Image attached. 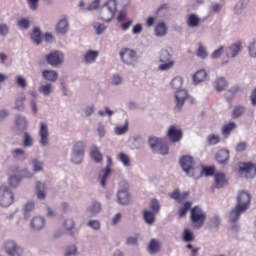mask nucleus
Instances as JSON below:
<instances>
[{
	"label": "nucleus",
	"instance_id": "obj_1",
	"mask_svg": "<svg viewBox=\"0 0 256 256\" xmlns=\"http://www.w3.org/2000/svg\"><path fill=\"white\" fill-rule=\"evenodd\" d=\"M180 167H182L188 177H193V179H199L201 177V169L195 168V160L191 156H182Z\"/></svg>",
	"mask_w": 256,
	"mask_h": 256
},
{
	"label": "nucleus",
	"instance_id": "obj_2",
	"mask_svg": "<svg viewBox=\"0 0 256 256\" xmlns=\"http://www.w3.org/2000/svg\"><path fill=\"white\" fill-rule=\"evenodd\" d=\"M115 13H117V1L108 0L100 9V19L109 23L115 17Z\"/></svg>",
	"mask_w": 256,
	"mask_h": 256
},
{
	"label": "nucleus",
	"instance_id": "obj_3",
	"mask_svg": "<svg viewBox=\"0 0 256 256\" xmlns=\"http://www.w3.org/2000/svg\"><path fill=\"white\" fill-rule=\"evenodd\" d=\"M207 214L199 206H194L190 211V220L194 229H201L202 225H205Z\"/></svg>",
	"mask_w": 256,
	"mask_h": 256
},
{
	"label": "nucleus",
	"instance_id": "obj_4",
	"mask_svg": "<svg viewBox=\"0 0 256 256\" xmlns=\"http://www.w3.org/2000/svg\"><path fill=\"white\" fill-rule=\"evenodd\" d=\"M85 155V142L78 141L74 144L72 149V163L79 165V163L83 162V157Z\"/></svg>",
	"mask_w": 256,
	"mask_h": 256
},
{
	"label": "nucleus",
	"instance_id": "obj_5",
	"mask_svg": "<svg viewBox=\"0 0 256 256\" xmlns=\"http://www.w3.org/2000/svg\"><path fill=\"white\" fill-rule=\"evenodd\" d=\"M239 175L246 179H253L256 175V165L251 162L242 163L239 167Z\"/></svg>",
	"mask_w": 256,
	"mask_h": 256
},
{
	"label": "nucleus",
	"instance_id": "obj_6",
	"mask_svg": "<svg viewBox=\"0 0 256 256\" xmlns=\"http://www.w3.org/2000/svg\"><path fill=\"white\" fill-rule=\"evenodd\" d=\"M13 192L6 187L1 186L0 187V205L1 207H9L13 203Z\"/></svg>",
	"mask_w": 256,
	"mask_h": 256
},
{
	"label": "nucleus",
	"instance_id": "obj_7",
	"mask_svg": "<svg viewBox=\"0 0 256 256\" xmlns=\"http://www.w3.org/2000/svg\"><path fill=\"white\" fill-rule=\"evenodd\" d=\"M63 59H65V56L61 51H52L46 55V63L51 67H59L63 63Z\"/></svg>",
	"mask_w": 256,
	"mask_h": 256
},
{
	"label": "nucleus",
	"instance_id": "obj_8",
	"mask_svg": "<svg viewBox=\"0 0 256 256\" xmlns=\"http://www.w3.org/2000/svg\"><path fill=\"white\" fill-rule=\"evenodd\" d=\"M167 137L171 143H179L183 139V130L177 124L170 125L167 131Z\"/></svg>",
	"mask_w": 256,
	"mask_h": 256
},
{
	"label": "nucleus",
	"instance_id": "obj_9",
	"mask_svg": "<svg viewBox=\"0 0 256 256\" xmlns=\"http://www.w3.org/2000/svg\"><path fill=\"white\" fill-rule=\"evenodd\" d=\"M120 57L126 65H133L137 61V52L129 48H124L120 51Z\"/></svg>",
	"mask_w": 256,
	"mask_h": 256
},
{
	"label": "nucleus",
	"instance_id": "obj_10",
	"mask_svg": "<svg viewBox=\"0 0 256 256\" xmlns=\"http://www.w3.org/2000/svg\"><path fill=\"white\" fill-rule=\"evenodd\" d=\"M4 249L9 256L23 255V248L19 247L14 241H7L4 245Z\"/></svg>",
	"mask_w": 256,
	"mask_h": 256
},
{
	"label": "nucleus",
	"instance_id": "obj_11",
	"mask_svg": "<svg viewBox=\"0 0 256 256\" xmlns=\"http://www.w3.org/2000/svg\"><path fill=\"white\" fill-rule=\"evenodd\" d=\"M245 211H247V204H244L243 206L236 204L229 214L230 223H237V221H239V217H241V214L245 213Z\"/></svg>",
	"mask_w": 256,
	"mask_h": 256
},
{
	"label": "nucleus",
	"instance_id": "obj_12",
	"mask_svg": "<svg viewBox=\"0 0 256 256\" xmlns=\"http://www.w3.org/2000/svg\"><path fill=\"white\" fill-rule=\"evenodd\" d=\"M40 144L45 147V145L49 144V129L47 128V124L45 122L40 123Z\"/></svg>",
	"mask_w": 256,
	"mask_h": 256
},
{
	"label": "nucleus",
	"instance_id": "obj_13",
	"mask_svg": "<svg viewBox=\"0 0 256 256\" xmlns=\"http://www.w3.org/2000/svg\"><path fill=\"white\" fill-rule=\"evenodd\" d=\"M236 205H240V207L247 205V209H249V205H251V194L246 191L239 192Z\"/></svg>",
	"mask_w": 256,
	"mask_h": 256
},
{
	"label": "nucleus",
	"instance_id": "obj_14",
	"mask_svg": "<svg viewBox=\"0 0 256 256\" xmlns=\"http://www.w3.org/2000/svg\"><path fill=\"white\" fill-rule=\"evenodd\" d=\"M243 46L241 41H238L228 47L225 51L227 57H237L241 53Z\"/></svg>",
	"mask_w": 256,
	"mask_h": 256
},
{
	"label": "nucleus",
	"instance_id": "obj_15",
	"mask_svg": "<svg viewBox=\"0 0 256 256\" xmlns=\"http://www.w3.org/2000/svg\"><path fill=\"white\" fill-rule=\"evenodd\" d=\"M187 97H189L187 90H178L176 92L175 101H176L177 109H181V107H183V105H185V101H187Z\"/></svg>",
	"mask_w": 256,
	"mask_h": 256
},
{
	"label": "nucleus",
	"instance_id": "obj_16",
	"mask_svg": "<svg viewBox=\"0 0 256 256\" xmlns=\"http://www.w3.org/2000/svg\"><path fill=\"white\" fill-rule=\"evenodd\" d=\"M227 185V177L225 173H216L214 175V187L215 189H221Z\"/></svg>",
	"mask_w": 256,
	"mask_h": 256
},
{
	"label": "nucleus",
	"instance_id": "obj_17",
	"mask_svg": "<svg viewBox=\"0 0 256 256\" xmlns=\"http://www.w3.org/2000/svg\"><path fill=\"white\" fill-rule=\"evenodd\" d=\"M42 77L46 81H50L51 83H55V81H57V79H59V74H57V72L53 71V70H44L42 72Z\"/></svg>",
	"mask_w": 256,
	"mask_h": 256
},
{
	"label": "nucleus",
	"instance_id": "obj_18",
	"mask_svg": "<svg viewBox=\"0 0 256 256\" xmlns=\"http://www.w3.org/2000/svg\"><path fill=\"white\" fill-rule=\"evenodd\" d=\"M31 227L32 229H35L36 231H39L40 229H43L45 227V218L36 216L31 221Z\"/></svg>",
	"mask_w": 256,
	"mask_h": 256
},
{
	"label": "nucleus",
	"instance_id": "obj_19",
	"mask_svg": "<svg viewBox=\"0 0 256 256\" xmlns=\"http://www.w3.org/2000/svg\"><path fill=\"white\" fill-rule=\"evenodd\" d=\"M129 201V190H120L118 192V203H120V205H129Z\"/></svg>",
	"mask_w": 256,
	"mask_h": 256
},
{
	"label": "nucleus",
	"instance_id": "obj_20",
	"mask_svg": "<svg viewBox=\"0 0 256 256\" xmlns=\"http://www.w3.org/2000/svg\"><path fill=\"white\" fill-rule=\"evenodd\" d=\"M189 197V193L184 192L180 193L179 190H175L173 193L170 194V199H174L177 203H183L185 199Z\"/></svg>",
	"mask_w": 256,
	"mask_h": 256
},
{
	"label": "nucleus",
	"instance_id": "obj_21",
	"mask_svg": "<svg viewBox=\"0 0 256 256\" xmlns=\"http://www.w3.org/2000/svg\"><path fill=\"white\" fill-rule=\"evenodd\" d=\"M56 31L60 33V35H65V33L69 31V22H67V19H62L58 22Z\"/></svg>",
	"mask_w": 256,
	"mask_h": 256
},
{
	"label": "nucleus",
	"instance_id": "obj_22",
	"mask_svg": "<svg viewBox=\"0 0 256 256\" xmlns=\"http://www.w3.org/2000/svg\"><path fill=\"white\" fill-rule=\"evenodd\" d=\"M216 161H218V163L221 165H223V163H227V161H229V150H219L216 155Z\"/></svg>",
	"mask_w": 256,
	"mask_h": 256
},
{
	"label": "nucleus",
	"instance_id": "obj_23",
	"mask_svg": "<svg viewBox=\"0 0 256 256\" xmlns=\"http://www.w3.org/2000/svg\"><path fill=\"white\" fill-rule=\"evenodd\" d=\"M97 57H99V51L89 50L84 55V61L85 63H95V61H97Z\"/></svg>",
	"mask_w": 256,
	"mask_h": 256
},
{
	"label": "nucleus",
	"instance_id": "obj_24",
	"mask_svg": "<svg viewBox=\"0 0 256 256\" xmlns=\"http://www.w3.org/2000/svg\"><path fill=\"white\" fill-rule=\"evenodd\" d=\"M154 31H155L156 37H165V35H167V25H165V23L163 22H159L155 26Z\"/></svg>",
	"mask_w": 256,
	"mask_h": 256
},
{
	"label": "nucleus",
	"instance_id": "obj_25",
	"mask_svg": "<svg viewBox=\"0 0 256 256\" xmlns=\"http://www.w3.org/2000/svg\"><path fill=\"white\" fill-rule=\"evenodd\" d=\"M90 156L96 163H101L103 161V154H101L97 146L91 148Z\"/></svg>",
	"mask_w": 256,
	"mask_h": 256
},
{
	"label": "nucleus",
	"instance_id": "obj_26",
	"mask_svg": "<svg viewBox=\"0 0 256 256\" xmlns=\"http://www.w3.org/2000/svg\"><path fill=\"white\" fill-rule=\"evenodd\" d=\"M207 79V72L205 70L197 71L193 76V81L197 85V83H203Z\"/></svg>",
	"mask_w": 256,
	"mask_h": 256
},
{
	"label": "nucleus",
	"instance_id": "obj_27",
	"mask_svg": "<svg viewBox=\"0 0 256 256\" xmlns=\"http://www.w3.org/2000/svg\"><path fill=\"white\" fill-rule=\"evenodd\" d=\"M236 127L237 124H235V122H229L222 127V135H224V137H229L231 135V132L236 129Z\"/></svg>",
	"mask_w": 256,
	"mask_h": 256
},
{
	"label": "nucleus",
	"instance_id": "obj_28",
	"mask_svg": "<svg viewBox=\"0 0 256 256\" xmlns=\"http://www.w3.org/2000/svg\"><path fill=\"white\" fill-rule=\"evenodd\" d=\"M143 218L145 223H147V225H153V223H155V212L144 210Z\"/></svg>",
	"mask_w": 256,
	"mask_h": 256
},
{
	"label": "nucleus",
	"instance_id": "obj_29",
	"mask_svg": "<svg viewBox=\"0 0 256 256\" xmlns=\"http://www.w3.org/2000/svg\"><path fill=\"white\" fill-rule=\"evenodd\" d=\"M45 189H47V186L41 182H37L36 184V191H37V198L38 199H45Z\"/></svg>",
	"mask_w": 256,
	"mask_h": 256
},
{
	"label": "nucleus",
	"instance_id": "obj_30",
	"mask_svg": "<svg viewBox=\"0 0 256 256\" xmlns=\"http://www.w3.org/2000/svg\"><path fill=\"white\" fill-rule=\"evenodd\" d=\"M201 19L198 18L195 14H190L187 19L188 27H198Z\"/></svg>",
	"mask_w": 256,
	"mask_h": 256
},
{
	"label": "nucleus",
	"instance_id": "obj_31",
	"mask_svg": "<svg viewBox=\"0 0 256 256\" xmlns=\"http://www.w3.org/2000/svg\"><path fill=\"white\" fill-rule=\"evenodd\" d=\"M191 205H193L191 202H185L178 211V217L180 219H183L187 215V212L189 209H191Z\"/></svg>",
	"mask_w": 256,
	"mask_h": 256
},
{
	"label": "nucleus",
	"instance_id": "obj_32",
	"mask_svg": "<svg viewBox=\"0 0 256 256\" xmlns=\"http://www.w3.org/2000/svg\"><path fill=\"white\" fill-rule=\"evenodd\" d=\"M148 143L153 151H157L159 146L163 143V140L157 137H150Z\"/></svg>",
	"mask_w": 256,
	"mask_h": 256
},
{
	"label": "nucleus",
	"instance_id": "obj_33",
	"mask_svg": "<svg viewBox=\"0 0 256 256\" xmlns=\"http://www.w3.org/2000/svg\"><path fill=\"white\" fill-rule=\"evenodd\" d=\"M31 39L36 43V45H40L41 43V29L38 27L34 28L32 34H31Z\"/></svg>",
	"mask_w": 256,
	"mask_h": 256
},
{
	"label": "nucleus",
	"instance_id": "obj_34",
	"mask_svg": "<svg viewBox=\"0 0 256 256\" xmlns=\"http://www.w3.org/2000/svg\"><path fill=\"white\" fill-rule=\"evenodd\" d=\"M182 239L186 243H189L191 241H195V235L189 230V228H186L184 229Z\"/></svg>",
	"mask_w": 256,
	"mask_h": 256
},
{
	"label": "nucleus",
	"instance_id": "obj_35",
	"mask_svg": "<svg viewBox=\"0 0 256 256\" xmlns=\"http://www.w3.org/2000/svg\"><path fill=\"white\" fill-rule=\"evenodd\" d=\"M102 173H103V175L100 180V185L102 187H105V185L107 183V179H109V176L111 175V168H109V166H107L106 169L102 171Z\"/></svg>",
	"mask_w": 256,
	"mask_h": 256
},
{
	"label": "nucleus",
	"instance_id": "obj_36",
	"mask_svg": "<svg viewBox=\"0 0 256 256\" xmlns=\"http://www.w3.org/2000/svg\"><path fill=\"white\" fill-rule=\"evenodd\" d=\"M89 213L93 215H97V213L101 212V203L95 201L92 206L88 209Z\"/></svg>",
	"mask_w": 256,
	"mask_h": 256
},
{
	"label": "nucleus",
	"instance_id": "obj_37",
	"mask_svg": "<svg viewBox=\"0 0 256 256\" xmlns=\"http://www.w3.org/2000/svg\"><path fill=\"white\" fill-rule=\"evenodd\" d=\"M25 96H22L16 100L15 107L17 111H24L25 110Z\"/></svg>",
	"mask_w": 256,
	"mask_h": 256
},
{
	"label": "nucleus",
	"instance_id": "obj_38",
	"mask_svg": "<svg viewBox=\"0 0 256 256\" xmlns=\"http://www.w3.org/2000/svg\"><path fill=\"white\" fill-rule=\"evenodd\" d=\"M245 113V107L243 106H236L232 111V117L233 119H237L238 117H241Z\"/></svg>",
	"mask_w": 256,
	"mask_h": 256
},
{
	"label": "nucleus",
	"instance_id": "obj_39",
	"mask_svg": "<svg viewBox=\"0 0 256 256\" xmlns=\"http://www.w3.org/2000/svg\"><path fill=\"white\" fill-rule=\"evenodd\" d=\"M170 85L172 89H181V87H183V79L181 77H175Z\"/></svg>",
	"mask_w": 256,
	"mask_h": 256
},
{
	"label": "nucleus",
	"instance_id": "obj_40",
	"mask_svg": "<svg viewBox=\"0 0 256 256\" xmlns=\"http://www.w3.org/2000/svg\"><path fill=\"white\" fill-rule=\"evenodd\" d=\"M148 250L150 253H157V251H159V242H157L155 239H152L149 243Z\"/></svg>",
	"mask_w": 256,
	"mask_h": 256
},
{
	"label": "nucleus",
	"instance_id": "obj_41",
	"mask_svg": "<svg viewBox=\"0 0 256 256\" xmlns=\"http://www.w3.org/2000/svg\"><path fill=\"white\" fill-rule=\"evenodd\" d=\"M207 142L209 145H217V143L221 142V138L219 137V135L210 134L207 137Z\"/></svg>",
	"mask_w": 256,
	"mask_h": 256
},
{
	"label": "nucleus",
	"instance_id": "obj_42",
	"mask_svg": "<svg viewBox=\"0 0 256 256\" xmlns=\"http://www.w3.org/2000/svg\"><path fill=\"white\" fill-rule=\"evenodd\" d=\"M129 131V122L126 121L124 126H118L115 128L116 135H124V133H127Z\"/></svg>",
	"mask_w": 256,
	"mask_h": 256
},
{
	"label": "nucleus",
	"instance_id": "obj_43",
	"mask_svg": "<svg viewBox=\"0 0 256 256\" xmlns=\"http://www.w3.org/2000/svg\"><path fill=\"white\" fill-rule=\"evenodd\" d=\"M201 175H205L206 177L215 175V167H204L202 170H200V177Z\"/></svg>",
	"mask_w": 256,
	"mask_h": 256
},
{
	"label": "nucleus",
	"instance_id": "obj_44",
	"mask_svg": "<svg viewBox=\"0 0 256 256\" xmlns=\"http://www.w3.org/2000/svg\"><path fill=\"white\" fill-rule=\"evenodd\" d=\"M209 54L207 53V49L203 44L199 43V47L197 50V56L200 57L201 59H205Z\"/></svg>",
	"mask_w": 256,
	"mask_h": 256
},
{
	"label": "nucleus",
	"instance_id": "obj_45",
	"mask_svg": "<svg viewBox=\"0 0 256 256\" xmlns=\"http://www.w3.org/2000/svg\"><path fill=\"white\" fill-rule=\"evenodd\" d=\"M118 159L123 163L124 167H129L131 165V160L125 153H120Z\"/></svg>",
	"mask_w": 256,
	"mask_h": 256
},
{
	"label": "nucleus",
	"instance_id": "obj_46",
	"mask_svg": "<svg viewBox=\"0 0 256 256\" xmlns=\"http://www.w3.org/2000/svg\"><path fill=\"white\" fill-rule=\"evenodd\" d=\"M53 89V86L51 84L42 85L39 88V92L42 93V95H51V90Z\"/></svg>",
	"mask_w": 256,
	"mask_h": 256
},
{
	"label": "nucleus",
	"instance_id": "obj_47",
	"mask_svg": "<svg viewBox=\"0 0 256 256\" xmlns=\"http://www.w3.org/2000/svg\"><path fill=\"white\" fill-rule=\"evenodd\" d=\"M155 153H160V155H167L169 153V146L166 143L162 142Z\"/></svg>",
	"mask_w": 256,
	"mask_h": 256
},
{
	"label": "nucleus",
	"instance_id": "obj_48",
	"mask_svg": "<svg viewBox=\"0 0 256 256\" xmlns=\"http://www.w3.org/2000/svg\"><path fill=\"white\" fill-rule=\"evenodd\" d=\"M215 83H216V89L218 91H223L225 87H227V81L224 80V78H218Z\"/></svg>",
	"mask_w": 256,
	"mask_h": 256
},
{
	"label": "nucleus",
	"instance_id": "obj_49",
	"mask_svg": "<svg viewBox=\"0 0 256 256\" xmlns=\"http://www.w3.org/2000/svg\"><path fill=\"white\" fill-rule=\"evenodd\" d=\"M33 209H35V203H33V202L26 203L24 206L25 217H27V215H29V213H31V211H33Z\"/></svg>",
	"mask_w": 256,
	"mask_h": 256
},
{
	"label": "nucleus",
	"instance_id": "obj_50",
	"mask_svg": "<svg viewBox=\"0 0 256 256\" xmlns=\"http://www.w3.org/2000/svg\"><path fill=\"white\" fill-rule=\"evenodd\" d=\"M23 145L24 147H31V145H33V139L31 138V135H29V133L27 132L24 133Z\"/></svg>",
	"mask_w": 256,
	"mask_h": 256
},
{
	"label": "nucleus",
	"instance_id": "obj_51",
	"mask_svg": "<svg viewBox=\"0 0 256 256\" xmlns=\"http://www.w3.org/2000/svg\"><path fill=\"white\" fill-rule=\"evenodd\" d=\"M173 65H175V62L170 60L164 64H161L159 66V70L160 71H169V69H171L173 67Z\"/></svg>",
	"mask_w": 256,
	"mask_h": 256
},
{
	"label": "nucleus",
	"instance_id": "obj_52",
	"mask_svg": "<svg viewBox=\"0 0 256 256\" xmlns=\"http://www.w3.org/2000/svg\"><path fill=\"white\" fill-rule=\"evenodd\" d=\"M93 27L97 33V35H101V33H103V31H105V29H107L103 24L96 22L93 24Z\"/></svg>",
	"mask_w": 256,
	"mask_h": 256
},
{
	"label": "nucleus",
	"instance_id": "obj_53",
	"mask_svg": "<svg viewBox=\"0 0 256 256\" xmlns=\"http://www.w3.org/2000/svg\"><path fill=\"white\" fill-rule=\"evenodd\" d=\"M88 227H91V229H95L97 231L101 229V222H99V220H90L88 222Z\"/></svg>",
	"mask_w": 256,
	"mask_h": 256
},
{
	"label": "nucleus",
	"instance_id": "obj_54",
	"mask_svg": "<svg viewBox=\"0 0 256 256\" xmlns=\"http://www.w3.org/2000/svg\"><path fill=\"white\" fill-rule=\"evenodd\" d=\"M20 182L21 178H19V176H11L9 178V184L11 185V187H17V185H19Z\"/></svg>",
	"mask_w": 256,
	"mask_h": 256
},
{
	"label": "nucleus",
	"instance_id": "obj_55",
	"mask_svg": "<svg viewBox=\"0 0 256 256\" xmlns=\"http://www.w3.org/2000/svg\"><path fill=\"white\" fill-rule=\"evenodd\" d=\"M65 256H75L77 255V247L76 246H70L66 249V252L64 254Z\"/></svg>",
	"mask_w": 256,
	"mask_h": 256
},
{
	"label": "nucleus",
	"instance_id": "obj_56",
	"mask_svg": "<svg viewBox=\"0 0 256 256\" xmlns=\"http://www.w3.org/2000/svg\"><path fill=\"white\" fill-rule=\"evenodd\" d=\"M32 165H33V169L35 171V173L39 172V171H43V164L37 160H33L32 161Z\"/></svg>",
	"mask_w": 256,
	"mask_h": 256
},
{
	"label": "nucleus",
	"instance_id": "obj_57",
	"mask_svg": "<svg viewBox=\"0 0 256 256\" xmlns=\"http://www.w3.org/2000/svg\"><path fill=\"white\" fill-rule=\"evenodd\" d=\"M150 209H152L153 213H158L159 209H161L159 202L156 199L151 201Z\"/></svg>",
	"mask_w": 256,
	"mask_h": 256
},
{
	"label": "nucleus",
	"instance_id": "obj_58",
	"mask_svg": "<svg viewBox=\"0 0 256 256\" xmlns=\"http://www.w3.org/2000/svg\"><path fill=\"white\" fill-rule=\"evenodd\" d=\"M18 26H20L21 29H29V20L27 18L19 20Z\"/></svg>",
	"mask_w": 256,
	"mask_h": 256
},
{
	"label": "nucleus",
	"instance_id": "obj_59",
	"mask_svg": "<svg viewBox=\"0 0 256 256\" xmlns=\"http://www.w3.org/2000/svg\"><path fill=\"white\" fill-rule=\"evenodd\" d=\"M121 83H123V78L119 74H115L112 77V85H121Z\"/></svg>",
	"mask_w": 256,
	"mask_h": 256
},
{
	"label": "nucleus",
	"instance_id": "obj_60",
	"mask_svg": "<svg viewBox=\"0 0 256 256\" xmlns=\"http://www.w3.org/2000/svg\"><path fill=\"white\" fill-rule=\"evenodd\" d=\"M223 50H224L223 46H221L219 49L215 50L212 53V59H219V57H221V55H223Z\"/></svg>",
	"mask_w": 256,
	"mask_h": 256
},
{
	"label": "nucleus",
	"instance_id": "obj_61",
	"mask_svg": "<svg viewBox=\"0 0 256 256\" xmlns=\"http://www.w3.org/2000/svg\"><path fill=\"white\" fill-rule=\"evenodd\" d=\"M247 149V143L245 142H240L236 145V151L238 153H243Z\"/></svg>",
	"mask_w": 256,
	"mask_h": 256
},
{
	"label": "nucleus",
	"instance_id": "obj_62",
	"mask_svg": "<svg viewBox=\"0 0 256 256\" xmlns=\"http://www.w3.org/2000/svg\"><path fill=\"white\" fill-rule=\"evenodd\" d=\"M249 54L250 57H256V41L249 45Z\"/></svg>",
	"mask_w": 256,
	"mask_h": 256
},
{
	"label": "nucleus",
	"instance_id": "obj_63",
	"mask_svg": "<svg viewBox=\"0 0 256 256\" xmlns=\"http://www.w3.org/2000/svg\"><path fill=\"white\" fill-rule=\"evenodd\" d=\"M186 248H187V249H192V251H191V256H197V255H199V250H200L199 247L193 248V245L187 244V245H186Z\"/></svg>",
	"mask_w": 256,
	"mask_h": 256
},
{
	"label": "nucleus",
	"instance_id": "obj_64",
	"mask_svg": "<svg viewBox=\"0 0 256 256\" xmlns=\"http://www.w3.org/2000/svg\"><path fill=\"white\" fill-rule=\"evenodd\" d=\"M64 226L66 227V229L70 230L73 229V227H75V222L71 219H68L64 222Z\"/></svg>",
	"mask_w": 256,
	"mask_h": 256
}]
</instances>
